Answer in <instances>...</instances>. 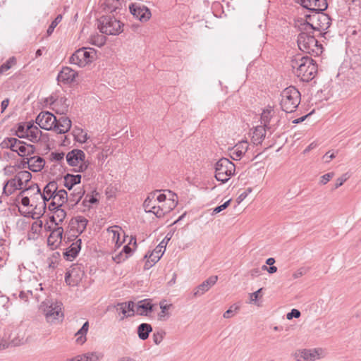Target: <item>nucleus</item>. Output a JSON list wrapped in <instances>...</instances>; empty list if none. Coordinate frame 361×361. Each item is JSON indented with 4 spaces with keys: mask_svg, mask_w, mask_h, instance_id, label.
<instances>
[{
    "mask_svg": "<svg viewBox=\"0 0 361 361\" xmlns=\"http://www.w3.org/2000/svg\"><path fill=\"white\" fill-rule=\"evenodd\" d=\"M290 66L295 74L303 82H310L317 73V66L314 61L309 57L298 54L291 59Z\"/></svg>",
    "mask_w": 361,
    "mask_h": 361,
    "instance_id": "nucleus-1",
    "label": "nucleus"
},
{
    "mask_svg": "<svg viewBox=\"0 0 361 361\" xmlns=\"http://www.w3.org/2000/svg\"><path fill=\"white\" fill-rule=\"evenodd\" d=\"M281 109L286 113L295 111L301 100L300 92L293 86L285 88L281 93Z\"/></svg>",
    "mask_w": 361,
    "mask_h": 361,
    "instance_id": "nucleus-2",
    "label": "nucleus"
},
{
    "mask_svg": "<svg viewBox=\"0 0 361 361\" xmlns=\"http://www.w3.org/2000/svg\"><path fill=\"white\" fill-rule=\"evenodd\" d=\"M312 32L303 30L298 37V44L300 49L313 56H319L323 51V47Z\"/></svg>",
    "mask_w": 361,
    "mask_h": 361,
    "instance_id": "nucleus-3",
    "label": "nucleus"
},
{
    "mask_svg": "<svg viewBox=\"0 0 361 361\" xmlns=\"http://www.w3.org/2000/svg\"><path fill=\"white\" fill-rule=\"evenodd\" d=\"M123 24L111 16H103L98 19L99 31L108 35H118L122 31Z\"/></svg>",
    "mask_w": 361,
    "mask_h": 361,
    "instance_id": "nucleus-4",
    "label": "nucleus"
},
{
    "mask_svg": "<svg viewBox=\"0 0 361 361\" xmlns=\"http://www.w3.org/2000/svg\"><path fill=\"white\" fill-rule=\"evenodd\" d=\"M41 309L49 323L54 322L56 320L62 319L63 313L62 312V303L57 300H46L41 305Z\"/></svg>",
    "mask_w": 361,
    "mask_h": 361,
    "instance_id": "nucleus-5",
    "label": "nucleus"
},
{
    "mask_svg": "<svg viewBox=\"0 0 361 361\" xmlns=\"http://www.w3.org/2000/svg\"><path fill=\"white\" fill-rule=\"evenodd\" d=\"M235 164L227 158L220 159L215 164V178L222 183H226L234 175Z\"/></svg>",
    "mask_w": 361,
    "mask_h": 361,
    "instance_id": "nucleus-6",
    "label": "nucleus"
},
{
    "mask_svg": "<svg viewBox=\"0 0 361 361\" xmlns=\"http://www.w3.org/2000/svg\"><path fill=\"white\" fill-rule=\"evenodd\" d=\"M95 56V51L92 48L82 47L75 51L70 57L69 61L79 67H85L91 63Z\"/></svg>",
    "mask_w": 361,
    "mask_h": 361,
    "instance_id": "nucleus-7",
    "label": "nucleus"
},
{
    "mask_svg": "<svg viewBox=\"0 0 361 361\" xmlns=\"http://www.w3.org/2000/svg\"><path fill=\"white\" fill-rule=\"evenodd\" d=\"M35 121L41 128L47 130H54L57 118L49 111H42L37 116Z\"/></svg>",
    "mask_w": 361,
    "mask_h": 361,
    "instance_id": "nucleus-8",
    "label": "nucleus"
},
{
    "mask_svg": "<svg viewBox=\"0 0 361 361\" xmlns=\"http://www.w3.org/2000/svg\"><path fill=\"white\" fill-rule=\"evenodd\" d=\"M323 353L322 348L303 349L295 352V358L297 361H313L323 357Z\"/></svg>",
    "mask_w": 361,
    "mask_h": 361,
    "instance_id": "nucleus-9",
    "label": "nucleus"
},
{
    "mask_svg": "<svg viewBox=\"0 0 361 361\" xmlns=\"http://www.w3.org/2000/svg\"><path fill=\"white\" fill-rule=\"evenodd\" d=\"M13 331L7 329L3 337H0V350L8 348L10 345L18 346L23 343V337L19 336L11 337Z\"/></svg>",
    "mask_w": 361,
    "mask_h": 361,
    "instance_id": "nucleus-10",
    "label": "nucleus"
},
{
    "mask_svg": "<svg viewBox=\"0 0 361 361\" xmlns=\"http://www.w3.org/2000/svg\"><path fill=\"white\" fill-rule=\"evenodd\" d=\"M300 4L315 13L324 11L328 7L326 0H300Z\"/></svg>",
    "mask_w": 361,
    "mask_h": 361,
    "instance_id": "nucleus-11",
    "label": "nucleus"
},
{
    "mask_svg": "<svg viewBox=\"0 0 361 361\" xmlns=\"http://www.w3.org/2000/svg\"><path fill=\"white\" fill-rule=\"evenodd\" d=\"M307 19L309 20H317L319 23V27H317V31L319 32V34L322 35V32L326 30H327L331 25V18L329 16L322 12L316 13L314 15L306 16Z\"/></svg>",
    "mask_w": 361,
    "mask_h": 361,
    "instance_id": "nucleus-12",
    "label": "nucleus"
},
{
    "mask_svg": "<svg viewBox=\"0 0 361 361\" xmlns=\"http://www.w3.org/2000/svg\"><path fill=\"white\" fill-rule=\"evenodd\" d=\"M66 158L69 166L77 167L85 158V154L81 149H74L68 152Z\"/></svg>",
    "mask_w": 361,
    "mask_h": 361,
    "instance_id": "nucleus-13",
    "label": "nucleus"
},
{
    "mask_svg": "<svg viewBox=\"0 0 361 361\" xmlns=\"http://www.w3.org/2000/svg\"><path fill=\"white\" fill-rule=\"evenodd\" d=\"M218 280L217 276H212L209 277L207 279L204 281L201 284H200L194 291V296L199 297L203 295L204 293L208 291L214 285L216 284Z\"/></svg>",
    "mask_w": 361,
    "mask_h": 361,
    "instance_id": "nucleus-14",
    "label": "nucleus"
},
{
    "mask_svg": "<svg viewBox=\"0 0 361 361\" xmlns=\"http://www.w3.org/2000/svg\"><path fill=\"white\" fill-rule=\"evenodd\" d=\"M129 9L131 14L139 19L141 22L147 21L151 16L150 11L145 6L140 8L135 6V4H131L129 7Z\"/></svg>",
    "mask_w": 361,
    "mask_h": 361,
    "instance_id": "nucleus-15",
    "label": "nucleus"
},
{
    "mask_svg": "<svg viewBox=\"0 0 361 361\" xmlns=\"http://www.w3.org/2000/svg\"><path fill=\"white\" fill-rule=\"evenodd\" d=\"M63 233V229L62 227L55 228L51 232L50 235L47 238V243L48 245L51 247V249L56 248L61 243Z\"/></svg>",
    "mask_w": 361,
    "mask_h": 361,
    "instance_id": "nucleus-16",
    "label": "nucleus"
},
{
    "mask_svg": "<svg viewBox=\"0 0 361 361\" xmlns=\"http://www.w3.org/2000/svg\"><path fill=\"white\" fill-rule=\"evenodd\" d=\"M72 122L71 119L65 116H61L57 118L56 123L54 125V131L59 134H64L68 132L71 128Z\"/></svg>",
    "mask_w": 361,
    "mask_h": 361,
    "instance_id": "nucleus-17",
    "label": "nucleus"
},
{
    "mask_svg": "<svg viewBox=\"0 0 361 361\" xmlns=\"http://www.w3.org/2000/svg\"><path fill=\"white\" fill-rule=\"evenodd\" d=\"M77 75L78 73L69 67H63L59 73L57 80L65 84H69L74 80Z\"/></svg>",
    "mask_w": 361,
    "mask_h": 361,
    "instance_id": "nucleus-18",
    "label": "nucleus"
},
{
    "mask_svg": "<svg viewBox=\"0 0 361 361\" xmlns=\"http://www.w3.org/2000/svg\"><path fill=\"white\" fill-rule=\"evenodd\" d=\"M249 147L247 141H241L236 144L232 149L231 158L234 160L240 159L245 154Z\"/></svg>",
    "mask_w": 361,
    "mask_h": 361,
    "instance_id": "nucleus-19",
    "label": "nucleus"
},
{
    "mask_svg": "<svg viewBox=\"0 0 361 361\" xmlns=\"http://www.w3.org/2000/svg\"><path fill=\"white\" fill-rule=\"evenodd\" d=\"M81 239H78L69 246L67 250L64 252V256L67 260H72L78 256L81 249Z\"/></svg>",
    "mask_w": 361,
    "mask_h": 361,
    "instance_id": "nucleus-20",
    "label": "nucleus"
},
{
    "mask_svg": "<svg viewBox=\"0 0 361 361\" xmlns=\"http://www.w3.org/2000/svg\"><path fill=\"white\" fill-rule=\"evenodd\" d=\"M153 310V305L150 300H143L138 302L136 307V313L139 315H147Z\"/></svg>",
    "mask_w": 361,
    "mask_h": 361,
    "instance_id": "nucleus-21",
    "label": "nucleus"
},
{
    "mask_svg": "<svg viewBox=\"0 0 361 361\" xmlns=\"http://www.w3.org/2000/svg\"><path fill=\"white\" fill-rule=\"evenodd\" d=\"M28 169L33 172L40 171L44 166L45 161L40 157H31L28 159Z\"/></svg>",
    "mask_w": 361,
    "mask_h": 361,
    "instance_id": "nucleus-22",
    "label": "nucleus"
},
{
    "mask_svg": "<svg viewBox=\"0 0 361 361\" xmlns=\"http://www.w3.org/2000/svg\"><path fill=\"white\" fill-rule=\"evenodd\" d=\"M347 44L351 47L355 51L359 52L361 50V35H358L356 30H354L351 35L347 38Z\"/></svg>",
    "mask_w": 361,
    "mask_h": 361,
    "instance_id": "nucleus-23",
    "label": "nucleus"
},
{
    "mask_svg": "<svg viewBox=\"0 0 361 361\" xmlns=\"http://www.w3.org/2000/svg\"><path fill=\"white\" fill-rule=\"evenodd\" d=\"M85 190L82 188H76L74 191L68 195V203L71 204L70 207H73L75 206L82 199L85 195Z\"/></svg>",
    "mask_w": 361,
    "mask_h": 361,
    "instance_id": "nucleus-24",
    "label": "nucleus"
},
{
    "mask_svg": "<svg viewBox=\"0 0 361 361\" xmlns=\"http://www.w3.org/2000/svg\"><path fill=\"white\" fill-rule=\"evenodd\" d=\"M66 102L67 99L63 97H61L59 99H56L51 104L54 106L52 109L55 110L56 114L63 116L68 111V108L69 106Z\"/></svg>",
    "mask_w": 361,
    "mask_h": 361,
    "instance_id": "nucleus-25",
    "label": "nucleus"
},
{
    "mask_svg": "<svg viewBox=\"0 0 361 361\" xmlns=\"http://www.w3.org/2000/svg\"><path fill=\"white\" fill-rule=\"evenodd\" d=\"M23 186H19L16 176L6 182L3 188V193L8 196L13 193L16 190H20Z\"/></svg>",
    "mask_w": 361,
    "mask_h": 361,
    "instance_id": "nucleus-26",
    "label": "nucleus"
},
{
    "mask_svg": "<svg viewBox=\"0 0 361 361\" xmlns=\"http://www.w3.org/2000/svg\"><path fill=\"white\" fill-rule=\"evenodd\" d=\"M267 128L263 126H258L252 133V140L254 144L259 145L262 142L266 135Z\"/></svg>",
    "mask_w": 361,
    "mask_h": 361,
    "instance_id": "nucleus-27",
    "label": "nucleus"
},
{
    "mask_svg": "<svg viewBox=\"0 0 361 361\" xmlns=\"http://www.w3.org/2000/svg\"><path fill=\"white\" fill-rule=\"evenodd\" d=\"M274 114V109L271 106H268L267 109H264L261 114V123L268 130L270 129L269 123Z\"/></svg>",
    "mask_w": 361,
    "mask_h": 361,
    "instance_id": "nucleus-28",
    "label": "nucleus"
},
{
    "mask_svg": "<svg viewBox=\"0 0 361 361\" xmlns=\"http://www.w3.org/2000/svg\"><path fill=\"white\" fill-rule=\"evenodd\" d=\"M81 181V175H73L70 173H67L64 176V184L63 185L68 188L69 190L73 188V187Z\"/></svg>",
    "mask_w": 361,
    "mask_h": 361,
    "instance_id": "nucleus-29",
    "label": "nucleus"
},
{
    "mask_svg": "<svg viewBox=\"0 0 361 361\" xmlns=\"http://www.w3.org/2000/svg\"><path fill=\"white\" fill-rule=\"evenodd\" d=\"M161 312L158 314L159 321H166L170 317L169 310L172 307V304H167L166 300H162L159 302Z\"/></svg>",
    "mask_w": 361,
    "mask_h": 361,
    "instance_id": "nucleus-30",
    "label": "nucleus"
},
{
    "mask_svg": "<svg viewBox=\"0 0 361 361\" xmlns=\"http://www.w3.org/2000/svg\"><path fill=\"white\" fill-rule=\"evenodd\" d=\"M137 335L141 340H146L149 334L152 331V327L149 324L142 323L137 326Z\"/></svg>",
    "mask_w": 361,
    "mask_h": 361,
    "instance_id": "nucleus-31",
    "label": "nucleus"
},
{
    "mask_svg": "<svg viewBox=\"0 0 361 361\" xmlns=\"http://www.w3.org/2000/svg\"><path fill=\"white\" fill-rule=\"evenodd\" d=\"M52 200L56 202L58 207H61L64 203L68 202V193L64 189L57 190Z\"/></svg>",
    "mask_w": 361,
    "mask_h": 361,
    "instance_id": "nucleus-32",
    "label": "nucleus"
},
{
    "mask_svg": "<svg viewBox=\"0 0 361 361\" xmlns=\"http://www.w3.org/2000/svg\"><path fill=\"white\" fill-rule=\"evenodd\" d=\"M89 329V322H85L82 326L76 332L75 336L76 338V343L78 344H83L87 338L86 335Z\"/></svg>",
    "mask_w": 361,
    "mask_h": 361,
    "instance_id": "nucleus-33",
    "label": "nucleus"
},
{
    "mask_svg": "<svg viewBox=\"0 0 361 361\" xmlns=\"http://www.w3.org/2000/svg\"><path fill=\"white\" fill-rule=\"evenodd\" d=\"M18 154L20 157L30 155L35 152V147L32 145H27L25 142L20 141L19 147H18Z\"/></svg>",
    "mask_w": 361,
    "mask_h": 361,
    "instance_id": "nucleus-34",
    "label": "nucleus"
},
{
    "mask_svg": "<svg viewBox=\"0 0 361 361\" xmlns=\"http://www.w3.org/2000/svg\"><path fill=\"white\" fill-rule=\"evenodd\" d=\"M66 216V213L64 209L59 207L54 212V214L50 217V221L54 223L56 226L59 223L62 222Z\"/></svg>",
    "mask_w": 361,
    "mask_h": 361,
    "instance_id": "nucleus-35",
    "label": "nucleus"
},
{
    "mask_svg": "<svg viewBox=\"0 0 361 361\" xmlns=\"http://www.w3.org/2000/svg\"><path fill=\"white\" fill-rule=\"evenodd\" d=\"M32 178V174L27 171H22L16 175L19 186H23L24 183H28Z\"/></svg>",
    "mask_w": 361,
    "mask_h": 361,
    "instance_id": "nucleus-36",
    "label": "nucleus"
},
{
    "mask_svg": "<svg viewBox=\"0 0 361 361\" xmlns=\"http://www.w3.org/2000/svg\"><path fill=\"white\" fill-rule=\"evenodd\" d=\"M164 250L165 245H159L158 246H157V247L152 251V252L149 256V258L151 259V262H153V264L157 262L161 257Z\"/></svg>",
    "mask_w": 361,
    "mask_h": 361,
    "instance_id": "nucleus-37",
    "label": "nucleus"
},
{
    "mask_svg": "<svg viewBox=\"0 0 361 361\" xmlns=\"http://www.w3.org/2000/svg\"><path fill=\"white\" fill-rule=\"evenodd\" d=\"M42 133V131L38 127L32 123L31 129H30V134L27 139L32 142H37L40 140Z\"/></svg>",
    "mask_w": 361,
    "mask_h": 361,
    "instance_id": "nucleus-38",
    "label": "nucleus"
},
{
    "mask_svg": "<svg viewBox=\"0 0 361 361\" xmlns=\"http://www.w3.org/2000/svg\"><path fill=\"white\" fill-rule=\"evenodd\" d=\"M57 190V183L56 181H50L44 188L43 193L50 196V197H52V196H54L56 194Z\"/></svg>",
    "mask_w": 361,
    "mask_h": 361,
    "instance_id": "nucleus-39",
    "label": "nucleus"
},
{
    "mask_svg": "<svg viewBox=\"0 0 361 361\" xmlns=\"http://www.w3.org/2000/svg\"><path fill=\"white\" fill-rule=\"evenodd\" d=\"M155 195V192L151 193L145 200L143 207L146 212H149L151 209H153V206H154L156 203Z\"/></svg>",
    "mask_w": 361,
    "mask_h": 361,
    "instance_id": "nucleus-40",
    "label": "nucleus"
},
{
    "mask_svg": "<svg viewBox=\"0 0 361 361\" xmlns=\"http://www.w3.org/2000/svg\"><path fill=\"white\" fill-rule=\"evenodd\" d=\"M318 25H319V23L317 20H309V21L307 20L306 23L302 25V29L310 32H312V31H317V27H319Z\"/></svg>",
    "mask_w": 361,
    "mask_h": 361,
    "instance_id": "nucleus-41",
    "label": "nucleus"
},
{
    "mask_svg": "<svg viewBox=\"0 0 361 361\" xmlns=\"http://www.w3.org/2000/svg\"><path fill=\"white\" fill-rule=\"evenodd\" d=\"M76 272H77V268H72L71 269H70L69 271H68L66 273L65 281L67 284L73 286L78 283V279H73L75 273H76Z\"/></svg>",
    "mask_w": 361,
    "mask_h": 361,
    "instance_id": "nucleus-42",
    "label": "nucleus"
},
{
    "mask_svg": "<svg viewBox=\"0 0 361 361\" xmlns=\"http://www.w3.org/2000/svg\"><path fill=\"white\" fill-rule=\"evenodd\" d=\"M82 355L85 361H99L103 357V355L97 352H90Z\"/></svg>",
    "mask_w": 361,
    "mask_h": 361,
    "instance_id": "nucleus-43",
    "label": "nucleus"
},
{
    "mask_svg": "<svg viewBox=\"0 0 361 361\" xmlns=\"http://www.w3.org/2000/svg\"><path fill=\"white\" fill-rule=\"evenodd\" d=\"M73 134L75 137V140L80 143H84L87 140V133H84V131L80 128L75 129L73 132Z\"/></svg>",
    "mask_w": 361,
    "mask_h": 361,
    "instance_id": "nucleus-44",
    "label": "nucleus"
},
{
    "mask_svg": "<svg viewBox=\"0 0 361 361\" xmlns=\"http://www.w3.org/2000/svg\"><path fill=\"white\" fill-rule=\"evenodd\" d=\"M119 230H121V228L118 226H110L107 228V232L109 233H112V240L113 241H119V240H120Z\"/></svg>",
    "mask_w": 361,
    "mask_h": 361,
    "instance_id": "nucleus-45",
    "label": "nucleus"
},
{
    "mask_svg": "<svg viewBox=\"0 0 361 361\" xmlns=\"http://www.w3.org/2000/svg\"><path fill=\"white\" fill-rule=\"evenodd\" d=\"M32 192L34 194L36 195H41V190L37 183H32L30 185L28 188L23 190L20 195L21 196L23 195L25 193H27V195H30V192Z\"/></svg>",
    "mask_w": 361,
    "mask_h": 361,
    "instance_id": "nucleus-46",
    "label": "nucleus"
},
{
    "mask_svg": "<svg viewBox=\"0 0 361 361\" xmlns=\"http://www.w3.org/2000/svg\"><path fill=\"white\" fill-rule=\"evenodd\" d=\"M61 20H62V16L61 14H59L51 22V23L50 24V25L49 26V27H48V29L47 30V34L48 36H50L53 33L55 27L61 21Z\"/></svg>",
    "mask_w": 361,
    "mask_h": 361,
    "instance_id": "nucleus-47",
    "label": "nucleus"
},
{
    "mask_svg": "<svg viewBox=\"0 0 361 361\" xmlns=\"http://www.w3.org/2000/svg\"><path fill=\"white\" fill-rule=\"evenodd\" d=\"M169 210H164L160 206H157L156 204L153 206V209L149 212L153 213L157 218L163 217L166 212Z\"/></svg>",
    "mask_w": 361,
    "mask_h": 361,
    "instance_id": "nucleus-48",
    "label": "nucleus"
},
{
    "mask_svg": "<svg viewBox=\"0 0 361 361\" xmlns=\"http://www.w3.org/2000/svg\"><path fill=\"white\" fill-rule=\"evenodd\" d=\"M16 138L15 137H6L0 144V147L2 149H10L11 148L12 142L16 143Z\"/></svg>",
    "mask_w": 361,
    "mask_h": 361,
    "instance_id": "nucleus-49",
    "label": "nucleus"
},
{
    "mask_svg": "<svg viewBox=\"0 0 361 361\" xmlns=\"http://www.w3.org/2000/svg\"><path fill=\"white\" fill-rule=\"evenodd\" d=\"M90 162L88 160H85V158L83 161H81L79 165L77 166V169H75L74 171L75 172L82 173L87 171L89 169Z\"/></svg>",
    "mask_w": 361,
    "mask_h": 361,
    "instance_id": "nucleus-50",
    "label": "nucleus"
},
{
    "mask_svg": "<svg viewBox=\"0 0 361 361\" xmlns=\"http://www.w3.org/2000/svg\"><path fill=\"white\" fill-rule=\"evenodd\" d=\"M165 334L166 333L163 330H159L157 332H154L152 336L154 343L156 345H159L162 341Z\"/></svg>",
    "mask_w": 361,
    "mask_h": 361,
    "instance_id": "nucleus-51",
    "label": "nucleus"
},
{
    "mask_svg": "<svg viewBox=\"0 0 361 361\" xmlns=\"http://www.w3.org/2000/svg\"><path fill=\"white\" fill-rule=\"evenodd\" d=\"M92 44L97 46L102 47L106 42V38L104 35H97L92 37Z\"/></svg>",
    "mask_w": 361,
    "mask_h": 361,
    "instance_id": "nucleus-52",
    "label": "nucleus"
},
{
    "mask_svg": "<svg viewBox=\"0 0 361 361\" xmlns=\"http://www.w3.org/2000/svg\"><path fill=\"white\" fill-rule=\"evenodd\" d=\"M14 61V58L9 59L6 63H3L0 66V74H2L3 73L9 70L12 66V63Z\"/></svg>",
    "mask_w": 361,
    "mask_h": 361,
    "instance_id": "nucleus-53",
    "label": "nucleus"
},
{
    "mask_svg": "<svg viewBox=\"0 0 361 361\" xmlns=\"http://www.w3.org/2000/svg\"><path fill=\"white\" fill-rule=\"evenodd\" d=\"M112 259L116 263L119 264L122 262H124L126 259H128V256L125 255L124 253L122 251H121L120 252L113 256Z\"/></svg>",
    "mask_w": 361,
    "mask_h": 361,
    "instance_id": "nucleus-54",
    "label": "nucleus"
},
{
    "mask_svg": "<svg viewBox=\"0 0 361 361\" xmlns=\"http://www.w3.org/2000/svg\"><path fill=\"white\" fill-rule=\"evenodd\" d=\"M231 201V199L225 202L224 204L215 207L213 209L212 214H218V213L222 212L223 210L226 209L230 205Z\"/></svg>",
    "mask_w": 361,
    "mask_h": 361,
    "instance_id": "nucleus-55",
    "label": "nucleus"
},
{
    "mask_svg": "<svg viewBox=\"0 0 361 361\" xmlns=\"http://www.w3.org/2000/svg\"><path fill=\"white\" fill-rule=\"evenodd\" d=\"M25 123H19L15 135L19 138H24Z\"/></svg>",
    "mask_w": 361,
    "mask_h": 361,
    "instance_id": "nucleus-56",
    "label": "nucleus"
},
{
    "mask_svg": "<svg viewBox=\"0 0 361 361\" xmlns=\"http://www.w3.org/2000/svg\"><path fill=\"white\" fill-rule=\"evenodd\" d=\"M116 310L118 312H121L123 314V317L121 318V319H123L125 317H128L127 314H128V311L126 307V303H118L116 306Z\"/></svg>",
    "mask_w": 361,
    "mask_h": 361,
    "instance_id": "nucleus-57",
    "label": "nucleus"
},
{
    "mask_svg": "<svg viewBox=\"0 0 361 361\" xmlns=\"http://www.w3.org/2000/svg\"><path fill=\"white\" fill-rule=\"evenodd\" d=\"M334 176V172L327 173L323 175L322 176H321L319 184L326 185Z\"/></svg>",
    "mask_w": 361,
    "mask_h": 361,
    "instance_id": "nucleus-58",
    "label": "nucleus"
},
{
    "mask_svg": "<svg viewBox=\"0 0 361 361\" xmlns=\"http://www.w3.org/2000/svg\"><path fill=\"white\" fill-rule=\"evenodd\" d=\"M98 201H99L98 199L94 195H87L85 200H83L82 204H84V206L86 207L87 202H88L90 204H96L98 202Z\"/></svg>",
    "mask_w": 361,
    "mask_h": 361,
    "instance_id": "nucleus-59",
    "label": "nucleus"
},
{
    "mask_svg": "<svg viewBox=\"0 0 361 361\" xmlns=\"http://www.w3.org/2000/svg\"><path fill=\"white\" fill-rule=\"evenodd\" d=\"M126 307L128 309V317H132L135 314V310H134L135 303L133 301L126 302Z\"/></svg>",
    "mask_w": 361,
    "mask_h": 361,
    "instance_id": "nucleus-60",
    "label": "nucleus"
},
{
    "mask_svg": "<svg viewBox=\"0 0 361 361\" xmlns=\"http://www.w3.org/2000/svg\"><path fill=\"white\" fill-rule=\"evenodd\" d=\"M65 154L63 152H51V160L61 161L63 159Z\"/></svg>",
    "mask_w": 361,
    "mask_h": 361,
    "instance_id": "nucleus-61",
    "label": "nucleus"
},
{
    "mask_svg": "<svg viewBox=\"0 0 361 361\" xmlns=\"http://www.w3.org/2000/svg\"><path fill=\"white\" fill-rule=\"evenodd\" d=\"M300 312L298 310L293 309L286 315L288 319H292L293 318H299L300 316Z\"/></svg>",
    "mask_w": 361,
    "mask_h": 361,
    "instance_id": "nucleus-62",
    "label": "nucleus"
},
{
    "mask_svg": "<svg viewBox=\"0 0 361 361\" xmlns=\"http://www.w3.org/2000/svg\"><path fill=\"white\" fill-rule=\"evenodd\" d=\"M252 188H247L244 192H243L237 198V200L238 202H241L242 201H243L246 197L248 195L249 193H250L252 192Z\"/></svg>",
    "mask_w": 361,
    "mask_h": 361,
    "instance_id": "nucleus-63",
    "label": "nucleus"
},
{
    "mask_svg": "<svg viewBox=\"0 0 361 361\" xmlns=\"http://www.w3.org/2000/svg\"><path fill=\"white\" fill-rule=\"evenodd\" d=\"M77 221L78 224V226L80 228H82L81 232H82L87 226V220L84 217L80 216V217H78V219L77 220Z\"/></svg>",
    "mask_w": 361,
    "mask_h": 361,
    "instance_id": "nucleus-64",
    "label": "nucleus"
}]
</instances>
